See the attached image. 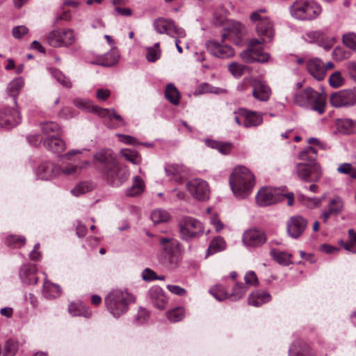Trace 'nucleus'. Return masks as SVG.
<instances>
[{
  "instance_id": "f257e3e1",
  "label": "nucleus",
  "mask_w": 356,
  "mask_h": 356,
  "mask_svg": "<svg viewBox=\"0 0 356 356\" xmlns=\"http://www.w3.org/2000/svg\"><path fill=\"white\" fill-rule=\"evenodd\" d=\"M249 18L254 26L259 38L248 40L247 49L241 53V58L244 62L248 63H266L269 60L270 55L264 52V45L271 42L275 36L274 23L267 15L266 10L264 8L252 12Z\"/></svg>"
},
{
  "instance_id": "f03ea898",
  "label": "nucleus",
  "mask_w": 356,
  "mask_h": 356,
  "mask_svg": "<svg viewBox=\"0 0 356 356\" xmlns=\"http://www.w3.org/2000/svg\"><path fill=\"white\" fill-rule=\"evenodd\" d=\"M254 176L246 167H236L229 177V184L234 195L238 198H245L252 192L254 186Z\"/></svg>"
},
{
  "instance_id": "7ed1b4c3",
  "label": "nucleus",
  "mask_w": 356,
  "mask_h": 356,
  "mask_svg": "<svg viewBox=\"0 0 356 356\" xmlns=\"http://www.w3.org/2000/svg\"><path fill=\"white\" fill-rule=\"evenodd\" d=\"M294 103L302 107H310L318 114H323L325 111L327 97L324 92H318L312 88H307L297 92L293 97Z\"/></svg>"
},
{
  "instance_id": "20e7f679",
  "label": "nucleus",
  "mask_w": 356,
  "mask_h": 356,
  "mask_svg": "<svg viewBox=\"0 0 356 356\" xmlns=\"http://www.w3.org/2000/svg\"><path fill=\"white\" fill-rule=\"evenodd\" d=\"M134 301V297L127 291L118 289L110 291L104 300L108 311L114 317H119L125 314L129 305Z\"/></svg>"
},
{
  "instance_id": "39448f33",
  "label": "nucleus",
  "mask_w": 356,
  "mask_h": 356,
  "mask_svg": "<svg viewBox=\"0 0 356 356\" xmlns=\"http://www.w3.org/2000/svg\"><path fill=\"white\" fill-rule=\"evenodd\" d=\"M291 15L298 20H313L322 12L321 6L313 0H296L289 7Z\"/></svg>"
},
{
  "instance_id": "423d86ee",
  "label": "nucleus",
  "mask_w": 356,
  "mask_h": 356,
  "mask_svg": "<svg viewBox=\"0 0 356 356\" xmlns=\"http://www.w3.org/2000/svg\"><path fill=\"white\" fill-rule=\"evenodd\" d=\"M180 236L183 240L188 241L197 238L204 233L202 223L191 216L181 218L178 224Z\"/></svg>"
},
{
  "instance_id": "0eeeda50",
  "label": "nucleus",
  "mask_w": 356,
  "mask_h": 356,
  "mask_svg": "<svg viewBox=\"0 0 356 356\" xmlns=\"http://www.w3.org/2000/svg\"><path fill=\"white\" fill-rule=\"evenodd\" d=\"M160 249L168 257L169 262L177 263L181 254V246L179 241L171 236H158Z\"/></svg>"
},
{
  "instance_id": "6e6552de",
  "label": "nucleus",
  "mask_w": 356,
  "mask_h": 356,
  "mask_svg": "<svg viewBox=\"0 0 356 356\" xmlns=\"http://www.w3.org/2000/svg\"><path fill=\"white\" fill-rule=\"evenodd\" d=\"M75 41V33L70 29L54 30L47 36L48 43L54 47H67L74 44Z\"/></svg>"
},
{
  "instance_id": "1a4fd4ad",
  "label": "nucleus",
  "mask_w": 356,
  "mask_h": 356,
  "mask_svg": "<svg viewBox=\"0 0 356 356\" xmlns=\"http://www.w3.org/2000/svg\"><path fill=\"white\" fill-rule=\"evenodd\" d=\"M284 189L262 187L257 193L256 202L259 206L266 207L282 201Z\"/></svg>"
},
{
  "instance_id": "9d476101",
  "label": "nucleus",
  "mask_w": 356,
  "mask_h": 356,
  "mask_svg": "<svg viewBox=\"0 0 356 356\" xmlns=\"http://www.w3.org/2000/svg\"><path fill=\"white\" fill-rule=\"evenodd\" d=\"M186 188L196 200L204 201L209 199L210 188L207 181L200 178H194L188 181Z\"/></svg>"
},
{
  "instance_id": "9b49d317",
  "label": "nucleus",
  "mask_w": 356,
  "mask_h": 356,
  "mask_svg": "<svg viewBox=\"0 0 356 356\" xmlns=\"http://www.w3.org/2000/svg\"><path fill=\"white\" fill-rule=\"evenodd\" d=\"M21 115L17 106H4L0 110V126L10 129L21 122Z\"/></svg>"
},
{
  "instance_id": "f8f14e48",
  "label": "nucleus",
  "mask_w": 356,
  "mask_h": 356,
  "mask_svg": "<svg viewBox=\"0 0 356 356\" xmlns=\"http://www.w3.org/2000/svg\"><path fill=\"white\" fill-rule=\"evenodd\" d=\"M94 161L101 172L104 175L106 169L115 167L118 162L113 152L109 149H101L94 154Z\"/></svg>"
},
{
  "instance_id": "ddd939ff",
  "label": "nucleus",
  "mask_w": 356,
  "mask_h": 356,
  "mask_svg": "<svg viewBox=\"0 0 356 356\" xmlns=\"http://www.w3.org/2000/svg\"><path fill=\"white\" fill-rule=\"evenodd\" d=\"M330 102L335 108L351 106L355 103V95L352 90H341L332 94Z\"/></svg>"
},
{
  "instance_id": "4468645a",
  "label": "nucleus",
  "mask_w": 356,
  "mask_h": 356,
  "mask_svg": "<svg viewBox=\"0 0 356 356\" xmlns=\"http://www.w3.org/2000/svg\"><path fill=\"white\" fill-rule=\"evenodd\" d=\"M266 241V236L264 232L258 229L246 230L242 237L243 245L248 248H257L263 245Z\"/></svg>"
},
{
  "instance_id": "2eb2a0df",
  "label": "nucleus",
  "mask_w": 356,
  "mask_h": 356,
  "mask_svg": "<svg viewBox=\"0 0 356 356\" xmlns=\"http://www.w3.org/2000/svg\"><path fill=\"white\" fill-rule=\"evenodd\" d=\"M103 175L108 182L118 186L127 180L129 173L126 168L120 166L117 162L115 167L110 168L109 170L106 169L105 174Z\"/></svg>"
},
{
  "instance_id": "dca6fc26",
  "label": "nucleus",
  "mask_w": 356,
  "mask_h": 356,
  "mask_svg": "<svg viewBox=\"0 0 356 356\" xmlns=\"http://www.w3.org/2000/svg\"><path fill=\"white\" fill-rule=\"evenodd\" d=\"M307 221L300 216L291 217L286 223V232L293 238H299L304 232Z\"/></svg>"
},
{
  "instance_id": "f3484780",
  "label": "nucleus",
  "mask_w": 356,
  "mask_h": 356,
  "mask_svg": "<svg viewBox=\"0 0 356 356\" xmlns=\"http://www.w3.org/2000/svg\"><path fill=\"white\" fill-rule=\"evenodd\" d=\"M157 32L166 33L174 38H184L185 31L181 28L175 26L172 21L164 18L157 19Z\"/></svg>"
},
{
  "instance_id": "a211bd4d",
  "label": "nucleus",
  "mask_w": 356,
  "mask_h": 356,
  "mask_svg": "<svg viewBox=\"0 0 356 356\" xmlns=\"http://www.w3.org/2000/svg\"><path fill=\"white\" fill-rule=\"evenodd\" d=\"M60 175V167L51 162L42 163L36 170L38 179L47 180Z\"/></svg>"
},
{
  "instance_id": "6ab92c4d",
  "label": "nucleus",
  "mask_w": 356,
  "mask_h": 356,
  "mask_svg": "<svg viewBox=\"0 0 356 356\" xmlns=\"http://www.w3.org/2000/svg\"><path fill=\"white\" fill-rule=\"evenodd\" d=\"M207 48L211 54L220 58H228L234 54V51L230 46L220 44L216 41L208 42Z\"/></svg>"
},
{
  "instance_id": "aec40b11",
  "label": "nucleus",
  "mask_w": 356,
  "mask_h": 356,
  "mask_svg": "<svg viewBox=\"0 0 356 356\" xmlns=\"http://www.w3.org/2000/svg\"><path fill=\"white\" fill-rule=\"evenodd\" d=\"M309 74L318 81L323 80L326 74L324 63L319 58H315L309 60L307 65Z\"/></svg>"
},
{
  "instance_id": "412c9836",
  "label": "nucleus",
  "mask_w": 356,
  "mask_h": 356,
  "mask_svg": "<svg viewBox=\"0 0 356 356\" xmlns=\"http://www.w3.org/2000/svg\"><path fill=\"white\" fill-rule=\"evenodd\" d=\"M43 145L46 149L55 154H61L67 148L65 141L61 136L45 138Z\"/></svg>"
},
{
  "instance_id": "4be33fe9",
  "label": "nucleus",
  "mask_w": 356,
  "mask_h": 356,
  "mask_svg": "<svg viewBox=\"0 0 356 356\" xmlns=\"http://www.w3.org/2000/svg\"><path fill=\"white\" fill-rule=\"evenodd\" d=\"M19 277L25 284H33L38 282L37 269L35 265L26 264L22 266Z\"/></svg>"
},
{
  "instance_id": "5701e85b",
  "label": "nucleus",
  "mask_w": 356,
  "mask_h": 356,
  "mask_svg": "<svg viewBox=\"0 0 356 356\" xmlns=\"http://www.w3.org/2000/svg\"><path fill=\"white\" fill-rule=\"evenodd\" d=\"M239 114L243 118V127L247 128L257 127L261 124L263 121L262 116L254 111L241 108L239 109Z\"/></svg>"
},
{
  "instance_id": "b1692460",
  "label": "nucleus",
  "mask_w": 356,
  "mask_h": 356,
  "mask_svg": "<svg viewBox=\"0 0 356 356\" xmlns=\"http://www.w3.org/2000/svg\"><path fill=\"white\" fill-rule=\"evenodd\" d=\"M253 97L261 102H266L270 98L271 90L268 85L261 81H254L253 83Z\"/></svg>"
},
{
  "instance_id": "393cba45",
  "label": "nucleus",
  "mask_w": 356,
  "mask_h": 356,
  "mask_svg": "<svg viewBox=\"0 0 356 356\" xmlns=\"http://www.w3.org/2000/svg\"><path fill=\"white\" fill-rule=\"evenodd\" d=\"M40 130L45 138L62 136V129L59 124L53 121L41 122L39 124Z\"/></svg>"
},
{
  "instance_id": "a878e982",
  "label": "nucleus",
  "mask_w": 356,
  "mask_h": 356,
  "mask_svg": "<svg viewBox=\"0 0 356 356\" xmlns=\"http://www.w3.org/2000/svg\"><path fill=\"white\" fill-rule=\"evenodd\" d=\"M24 80L21 78H16L11 81L7 87V92L10 95V99L14 106L17 105V97L24 86Z\"/></svg>"
},
{
  "instance_id": "bb28decb",
  "label": "nucleus",
  "mask_w": 356,
  "mask_h": 356,
  "mask_svg": "<svg viewBox=\"0 0 356 356\" xmlns=\"http://www.w3.org/2000/svg\"><path fill=\"white\" fill-rule=\"evenodd\" d=\"M271 300V296L264 291H255L250 294L248 304L254 307H260Z\"/></svg>"
},
{
  "instance_id": "cd10ccee",
  "label": "nucleus",
  "mask_w": 356,
  "mask_h": 356,
  "mask_svg": "<svg viewBox=\"0 0 356 356\" xmlns=\"http://www.w3.org/2000/svg\"><path fill=\"white\" fill-rule=\"evenodd\" d=\"M289 356H314V354L307 343L297 341L289 350Z\"/></svg>"
},
{
  "instance_id": "c85d7f7f",
  "label": "nucleus",
  "mask_w": 356,
  "mask_h": 356,
  "mask_svg": "<svg viewBox=\"0 0 356 356\" xmlns=\"http://www.w3.org/2000/svg\"><path fill=\"white\" fill-rule=\"evenodd\" d=\"M61 294L60 287L49 280H45L43 285L42 295L47 299L58 298Z\"/></svg>"
},
{
  "instance_id": "c756f323",
  "label": "nucleus",
  "mask_w": 356,
  "mask_h": 356,
  "mask_svg": "<svg viewBox=\"0 0 356 356\" xmlns=\"http://www.w3.org/2000/svg\"><path fill=\"white\" fill-rule=\"evenodd\" d=\"M205 143L208 147L217 149L220 153L225 155L229 154L233 148V145L231 143L207 139Z\"/></svg>"
},
{
  "instance_id": "7c9ffc66",
  "label": "nucleus",
  "mask_w": 356,
  "mask_h": 356,
  "mask_svg": "<svg viewBox=\"0 0 356 356\" xmlns=\"http://www.w3.org/2000/svg\"><path fill=\"white\" fill-rule=\"evenodd\" d=\"M166 99L174 106H178L181 99V94L173 83H168L165 90Z\"/></svg>"
},
{
  "instance_id": "2f4dec72",
  "label": "nucleus",
  "mask_w": 356,
  "mask_h": 356,
  "mask_svg": "<svg viewBox=\"0 0 356 356\" xmlns=\"http://www.w3.org/2000/svg\"><path fill=\"white\" fill-rule=\"evenodd\" d=\"M68 310L72 316H83L89 318L92 315L91 311L80 302H71L69 305Z\"/></svg>"
},
{
  "instance_id": "473e14b6",
  "label": "nucleus",
  "mask_w": 356,
  "mask_h": 356,
  "mask_svg": "<svg viewBox=\"0 0 356 356\" xmlns=\"http://www.w3.org/2000/svg\"><path fill=\"white\" fill-rule=\"evenodd\" d=\"M339 131L344 134H352L356 133V121L346 118L339 120L337 122Z\"/></svg>"
},
{
  "instance_id": "72a5a7b5",
  "label": "nucleus",
  "mask_w": 356,
  "mask_h": 356,
  "mask_svg": "<svg viewBox=\"0 0 356 356\" xmlns=\"http://www.w3.org/2000/svg\"><path fill=\"white\" fill-rule=\"evenodd\" d=\"M275 261L283 266H289L292 263L291 254L284 251L272 249L270 252Z\"/></svg>"
},
{
  "instance_id": "f704fd0d",
  "label": "nucleus",
  "mask_w": 356,
  "mask_h": 356,
  "mask_svg": "<svg viewBox=\"0 0 356 356\" xmlns=\"http://www.w3.org/2000/svg\"><path fill=\"white\" fill-rule=\"evenodd\" d=\"M144 188V181L139 176H136L134 178L132 186L127 190L126 194L127 196L134 197L141 194Z\"/></svg>"
},
{
  "instance_id": "c9c22d12",
  "label": "nucleus",
  "mask_w": 356,
  "mask_h": 356,
  "mask_svg": "<svg viewBox=\"0 0 356 356\" xmlns=\"http://www.w3.org/2000/svg\"><path fill=\"white\" fill-rule=\"evenodd\" d=\"M308 172L309 177L305 179L307 182H316L320 180L323 175L321 166L317 162L310 163Z\"/></svg>"
},
{
  "instance_id": "e433bc0d",
  "label": "nucleus",
  "mask_w": 356,
  "mask_h": 356,
  "mask_svg": "<svg viewBox=\"0 0 356 356\" xmlns=\"http://www.w3.org/2000/svg\"><path fill=\"white\" fill-rule=\"evenodd\" d=\"M120 154L127 161L134 164H139L141 162V157L136 150L131 149H123L120 151Z\"/></svg>"
},
{
  "instance_id": "4c0bfd02",
  "label": "nucleus",
  "mask_w": 356,
  "mask_h": 356,
  "mask_svg": "<svg viewBox=\"0 0 356 356\" xmlns=\"http://www.w3.org/2000/svg\"><path fill=\"white\" fill-rule=\"evenodd\" d=\"M210 293L218 300L222 301L229 298V294L226 289L220 284L211 287L209 290Z\"/></svg>"
},
{
  "instance_id": "58836bf2",
  "label": "nucleus",
  "mask_w": 356,
  "mask_h": 356,
  "mask_svg": "<svg viewBox=\"0 0 356 356\" xmlns=\"http://www.w3.org/2000/svg\"><path fill=\"white\" fill-rule=\"evenodd\" d=\"M343 202L340 197L336 196L332 199L330 200L328 203V210L330 212H332L333 214H339L343 211Z\"/></svg>"
},
{
  "instance_id": "ea45409f",
  "label": "nucleus",
  "mask_w": 356,
  "mask_h": 356,
  "mask_svg": "<svg viewBox=\"0 0 356 356\" xmlns=\"http://www.w3.org/2000/svg\"><path fill=\"white\" fill-rule=\"evenodd\" d=\"M18 342L14 339H8L4 344L3 356H15L18 351Z\"/></svg>"
},
{
  "instance_id": "a19ab883",
  "label": "nucleus",
  "mask_w": 356,
  "mask_h": 356,
  "mask_svg": "<svg viewBox=\"0 0 356 356\" xmlns=\"http://www.w3.org/2000/svg\"><path fill=\"white\" fill-rule=\"evenodd\" d=\"M225 248V241L221 237L214 238L210 243L207 252L209 254H214L216 252L223 250Z\"/></svg>"
},
{
  "instance_id": "79ce46f5",
  "label": "nucleus",
  "mask_w": 356,
  "mask_h": 356,
  "mask_svg": "<svg viewBox=\"0 0 356 356\" xmlns=\"http://www.w3.org/2000/svg\"><path fill=\"white\" fill-rule=\"evenodd\" d=\"M248 287L241 283H237L233 287L232 293L229 294V298L232 300L241 299L247 292Z\"/></svg>"
},
{
  "instance_id": "37998d69",
  "label": "nucleus",
  "mask_w": 356,
  "mask_h": 356,
  "mask_svg": "<svg viewBox=\"0 0 356 356\" xmlns=\"http://www.w3.org/2000/svg\"><path fill=\"white\" fill-rule=\"evenodd\" d=\"M316 154L317 150L316 149L311 146H308L299 153L298 157L302 161H307L313 163L312 161L316 159Z\"/></svg>"
},
{
  "instance_id": "c03bdc74",
  "label": "nucleus",
  "mask_w": 356,
  "mask_h": 356,
  "mask_svg": "<svg viewBox=\"0 0 356 356\" xmlns=\"http://www.w3.org/2000/svg\"><path fill=\"white\" fill-rule=\"evenodd\" d=\"M118 57V53L115 51L112 50L106 54L101 60H99V64L107 67L113 65L117 63Z\"/></svg>"
},
{
  "instance_id": "a18cd8bd",
  "label": "nucleus",
  "mask_w": 356,
  "mask_h": 356,
  "mask_svg": "<svg viewBox=\"0 0 356 356\" xmlns=\"http://www.w3.org/2000/svg\"><path fill=\"white\" fill-rule=\"evenodd\" d=\"M52 76L59 82L63 86L70 88L72 84L69 78L66 77L65 74L57 69H51Z\"/></svg>"
},
{
  "instance_id": "49530a36",
  "label": "nucleus",
  "mask_w": 356,
  "mask_h": 356,
  "mask_svg": "<svg viewBox=\"0 0 356 356\" xmlns=\"http://www.w3.org/2000/svg\"><path fill=\"white\" fill-rule=\"evenodd\" d=\"M26 243L25 237L22 236L10 235L6 238V243L8 246L13 248H20Z\"/></svg>"
},
{
  "instance_id": "de8ad7c7",
  "label": "nucleus",
  "mask_w": 356,
  "mask_h": 356,
  "mask_svg": "<svg viewBox=\"0 0 356 356\" xmlns=\"http://www.w3.org/2000/svg\"><path fill=\"white\" fill-rule=\"evenodd\" d=\"M335 42L336 39L334 37L327 35L323 32L318 45L323 48L325 51H328L333 47Z\"/></svg>"
},
{
  "instance_id": "09e8293b",
  "label": "nucleus",
  "mask_w": 356,
  "mask_h": 356,
  "mask_svg": "<svg viewBox=\"0 0 356 356\" xmlns=\"http://www.w3.org/2000/svg\"><path fill=\"white\" fill-rule=\"evenodd\" d=\"M342 42L347 47L356 51V34L355 33L349 32L343 34Z\"/></svg>"
},
{
  "instance_id": "8fccbe9b",
  "label": "nucleus",
  "mask_w": 356,
  "mask_h": 356,
  "mask_svg": "<svg viewBox=\"0 0 356 356\" xmlns=\"http://www.w3.org/2000/svg\"><path fill=\"white\" fill-rule=\"evenodd\" d=\"M184 316V309L183 307H177L167 312V317L171 322L179 321Z\"/></svg>"
},
{
  "instance_id": "3c124183",
  "label": "nucleus",
  "mask_w": 356,
  "mask_h": 356,
  "mask_svg": "<svg viewBox=\"0 0 356 356\" xmlns=\"http://www.w3.org/2000/svg\"><path fill=\"white\" fill-rule=\"evenodd\" d=\"M332 58L336 60H343L350 56V52L342 47H337L332 53Z\"/></svg>"
},
{
  "instance_id": "603ef678",
  "label": "nucleus",
  "mask_w": 356,
  "mask_h": 356,
  "mask_svg": "<svg viewBox=\"0 0 356 356\" xmlns=\"http://www.w3.org/2000/svg\"><path fill=\"white\" fill-rule=\"evenodd\" d=\"M74 104L79 108L86 111H92L95 104L90 100L85 99H75Z\"/></svg>"
},
{
  "instance_id": "864d4df0",
  "label": "nucleus",
  "mask_w": 356,
  "mask_h": 356,
  "mask_svg": "<svg viewBox=\"0 0 356 356\" xmlns=\"http://www.w3.org/2000/svg\"><path fill=\"white\" fill-rule=\"evenodd\" d=\"M310 168V163H299L296 165V172L298 176V177L305 181V179L308 178V172Z\"/></svg>"
},
{
  "instance_id": "5fc2aeb1",
  "label": "nucleus",
  "mask_w": 356,
  "mask_h": 356,
  "mask_svg": "<svg viewBox=\"0 0 356 356\" xmlns=\"http://www.w3.org/2000/svg\"><path fill=\"white\" fill-rule=\"evenodd\" d=\"M183 171L182 168L178 165L170 164L165 167V172L168 177H175V180L178 181L179 177L178 175Z\"/></svg>"
},
{
  "instance_id": "6e6d98bb",
  "label": "nucleus",
  "mask_w": 356,
  "mask_h": 356,
  "mask_svg": "<svg viewBox=\"0 0 356 356\" xmlns=\"http://www.w3.org/2000/svg\"><path fill=\"white\" fill-rule=\"evenodd\" d=\"M199 90L200 92H210L214 94H222L227 92L225 89L214 87L209 83L201 84L199 87Z\"/></svg>"
},
{
  "instance_id": "4d7b16f0",
  "label": "nucleus",
  "mask_w": 356,
  "mask_h": 356,
  "mask_svg": "<svg viewBox=\"0 0 356 356\" xmlns=\"http://www.w3.org/2000/svg\"><path fill=\"white\" fill-rule=\"evenodd\" d=\"M246 67L243 65L233 62L229 65V70L235 77H240L244 72Z\"/></svg>"
},
{
  "instance_id": "13d9d810",
  "label": "nucleus",
  "mask_w": 356,
  "mask_h": 356,
  "mask_svg": "<svg viewBox=\"0 0 356 356\" xmlns=\"http://www.w3.org/2000/svg\"><path fill=\"white\" fill-rule=\"evenodd\" d=\"M91 190V186L86 183H80L77 184L72 191L71 193L75 196H79Z\"/></svg>"
},
{
  "instance_id": "bf43d9fd",
  "label": "nucleus",
  "mask_w": 356,
  "mask_h": 356,
  "mask_svg": "<svg viewBox=\"0 0 356 356\" xmlns=\"http://www.w3.org/2000/svg\"><path fill=\"white\" fill-rule=\"evenodd\" d=\"M330 84L333 88H339L342 86L343 79L339 72H334L329 79Z\"/></svg>"
},
{
  "instance_id": "052dcab7",
  "label": "nucleus",
  "mask_w": 356,
  "mask_h": 356,
  "mask_svg": "<svg viewBox=\"0 0 356 356\" xmlns=\"http://www.w3.org/2000/svg\"><path fill=\"white\" fill-rule=\"evenodd\" d=\"M172 218L169 211L165 209H157V223L168 222Z\"/></svg>"
},
{
  "instance_id": "680f3d73",
  "label": "nucleus",
  "mask_w": 356,
  "mask_h": 356,
  "mask_svg": "<svg viewBox=\"0 0 356 356\" xmlns=\"http://www.w3.org/2000/svg\"><path fill=\"white\" fill-rule=\"evenodd\" d=\"M323 31H312L306 33L305 39L309 42L318 43L322 36Z\"/></svg>"
},
{
  "instance_id": "e2e57ef3",
  "label": "nucleus",
  "mask_w": 356,
  "mask_h": 356,
  "mask_svg": "<svg viewBox=\"0 0 356 356\" xmlns=\"http://www.w3.org/2000/svg\"><path fill=\"white\" fill-rule=\"evenodd\" d=\"M29 32V29L23 25L15 26L13 29L12 33L15 38L20 39Z\"/></svg>"
},
{
  "instance_id": "0e129e2a",
  "label": "nucleus",
  "mask_w": 356,
  "mask_h": 356,
  "mask_svg": "<svg viewBox=\"0 0 356 356\" xmlns=\"http://www.w3.org/2000/svg\"><path fill=\"white\" fill-rule=\"evenodd\" d=\"M111 111L112 109L104 108L95 105L92 112L95 113L100 118H108L111 119Z\"/></svg>"
},
{
  "instance_id": "69168bd1",
  "label": "nucleus",
  "mask_w": 356,
  "mask_h": 356,
  "mask_svg": "<svg viewBox=\"0 0 356 356\" xmlns=\"http://www.w3.org/2000/svg\"><path fill=\"white\" fill-rule=\"evenodd\" d=\"M245 284L250 286H257L258 284V279L254 271H248L244 277Z\"/></svg>"
},
{
  "instance_id": "338daca9",
  "label": "nucleus",
  "mask_w": 356,
  "mask_h": 356,
  "mask_svg": "<svg viewBox=\"0 0 356 356\" xmlns=\"http://www.w3.org/2000/svg\"><path fill=\"white\" fill-rule=\"evenodd\" d=\"M167 288L172 293L179 296H184L187 293L185 289L177 285L168 284Z\"/></svg>"
},
{
  "instance_id": "774afa93",
  "label": "nucleus",
  "mask_w": 356,
  "mask_h": 356,
  "mask_svg": "<svg viewBox=\"0 0 356 356\" xmlns=\"http://www.w3.org/2000/svg\"><path fill=\"white\" fill-rule=\"evenodd\" d=\"M111 96V91L106 88L97 90L96 97L101 102L106 101Z\"/></svg>"
}]
</instances>
